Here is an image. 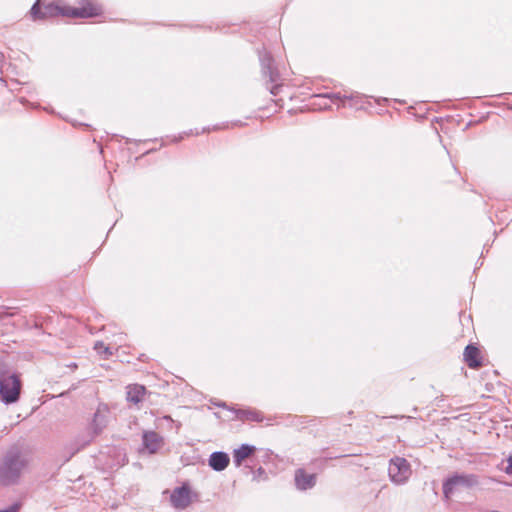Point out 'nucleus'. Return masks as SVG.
I'll use <instances>...</instances> for the list:
<instances>
[{
  "instance_id": "21",
  "label": "nucleus",
  "mask_w": 512,
  "mask_h": 512,
  "mask_svg": "<svg viewBox=\"0 0 512 512\" xmlns=\"http://www.w3.org/2000/svg\"><path fill=\"white\" fill-rule=\"evenodd\" d=\"M321 107L323 108H327L328 107V104L327 103H324L323 105L319 104Z\"/></svg>"
},
{
  "instance_id": "11",
  "label": "nucleus",
  "mask_w": 512,
  "mask_h": 512,
  "mask_svg": "<svg viewBox=\"0 0 512 512\" xmlns=\"http://www.w3.org/2000/svg\"><path fill=\"white\" fill-rule=\"evenodd\" d=\"M295 482L299 489L306 490L312 488L316 483L314 474H307L303 469H298L295 473Z\"/></svg>"
},
{
  "instance_id": "17",
  "label": "nucleus",
  "mask_w": 512,
  "mask_h": 512,
  "mask_svg": "<svg viewBox=\"0 0 512 512\" xmlns=\"http://www.w3.org/2000/svg\"><path fill=\"white\" fill-rule=\"evenodd\" d=\"M94 349L99 354L104 353V354H107V355H112L110 347L105 346L103 342H96L95 345H94Z\"/></svg>"
},
{
  "instance_id": "16",
  "label": "nucleus",
  "mask_w": 512,
  "mask_h": 512,
  "mask_svg": "<svg viewBox=\"0 0 512 512\" xmlns=\"http://www.w3.org/2000/svg\"><path fill=\"white\" fill-rule=\"evenodd\" d=\"M237 418L242 421L248 420L256 422H260L263 419L260 412L253 409L238 410Z\"/></svg>"
},
{
  "instance_id": "13",
  "label": "nucleus",
  "mask_w": 512,
  "mask_h": 512,
  "mask_svg": "<svg viewBox=\"0 0 512 512\" xmlns=\"http://www.w3.org/2000/svg\"><path fill=\"white\" fill-rule=\"evenodd\" d=\"M256 448L254 446L243 444L233 452V462L237 467H240L245 459L250 457Z\"/></svg>"
},
{
  "instance_id": "7",
  "label": "nucleus",
  "mask_w": 512,
  "mask_h": 512,
  "mask_svg": "<svg viewBox=\"0 0 512 512\" xmlns=\"http://www.w3.org/2000/svg\"><path fill=\"white\" fill-rule=\"evenodd\" d=\"M110 417V411L107 405L100 404L94 413L92 422L90 424L89 439L85 442L88 444L91 442L96 436L100 435L103 430L106 428Z\"/></svg>"
},
{
  "instance_id": "6",
  "label": "nucleus",
  "mask_w": 512,
  "mask_h": 512,
  "mask_svg": "<svg viewBox=\"0 0 512 512\" xmlns=\"http://www.w3.org/2000/svg\"><path fill=\"white\" fill-rule=\"evenodd\" d=\"M315 98L324 100L329 99L337 107H358L363 103L364 97L358 93H332L327 95H316Z\"/></svg>"
},
{
  "instance_id": "20",
  "label": "nucleus",
  "mask_w": 512,
  "mask_h": 512,
  "mask_svg": "<svg viewBox=\"0 0 512 512\" xmlns=\"http://www.w3.org/2000/svg\"><path fill=\"white\" fill-rule=\"evenodd\" d=\"M508 465L505 468V472L509 475H512V456H509L507 459Z\"/></svg>"
},
{
  "instance_id": "3",
  "label": "nucleus",
  "mask_w": 512,
  "mask_h": 512,
  "mask_svg": "<svg viewBox=\"0 0 512 512\" xmlns=\"http://www.w3.org/2000/svg\"><path fill=\"white\" fill-rule=\"evenodd\" d=\"M21 381L16 374H9L1 366L0 398L6 404L18 401L21 392Z\"/></svg>"
},
{
  "instance_id": "4",
  "label": "nucleus",
  "mask_w": 512,
  "mask_h": 512,
  "mask_svg": "<svg viewBox=\"0 0 512 512\" xmlns=\"http://www.w3.org/2000/svg\"><path fill=\"white\" fill-rule=\"evenodd\" d=\"M478 477L475 474H455L449 477L443 484V493L448 499L457 487H473L478 485Z\"/></svg>"
},
{
  "instance_id": "8",
  "label": "nucleus",
  "mask_w": 512,
  "mask_h": 512,
  "mask_svg": "<svg viewBox=\"0 0 512 512\" xmlns=\"http://www.w3.org/2000/svg\"><path fill=\"white\" fill-rule=\"evenodd\" d=\"M33 20L57 17L55 0H37L30 10Z\"/></svg>"
},
{
  "instance_id": "14",
  "label": "nucleus",
  "mask_w": 512,
  "mask_h": 512,
  "mask_svg": "<svg viewBox=\"0 0 512 512\" xmlns=\"http://www.w3.org/2000/svg\"><path fill=\"white\" fill-rule=\"evenodd\" d=\"M146 389L142 385H130L127 387V400L134 404H137L142 401Z\"/></svg>"
},
{
  "instance_id": "1",
  "label": "nucleus",
  "mask_w": 512,
  "mask_h": 512,
  "mask_svg": "<svg viewBox=\"0 0 512 512\" xmlns=\"http://www.w3.org/2000/svg\"><path fill=\"white\" fill-rule=\"evenodd\" d=\"M27 457L17 450L7 452L0 464V484L9 486L16 484L27 469Z\"/></svg>"
},
{
  "instance_id": "18",
  "label": "nucleus",
  "mask_w": 512,
  "mask_h": 512,
  "mask_svg": "<svg viewBox=\"0 0 512 512\" xmlns=\"http://www.w3.org/2000/svg\"><path fill=\"white\" fill-rule=\"evenodd\" d=\"M21 508V503L16 502L9 506L7 509L0 510V512H19Z\"/></svg>"
},
{
  "instance_id": "12",
  "label": "nucleus",
  "mask_w": 512,
  "mask_h": 512,
  "mask_svg": "<svg viewBox=\"0 0 512 512\" xmlns=\"http://www.w3.org/2000/svg\"><path fill=\"white\" fill-rule=\"evenodd\" d=\"M229 462V456L224 452H214L209 458V465L215 471H223Z\"/></svg>"
},
{
  "instance_id": "9",
  "label": "nucleus",
  "mask_w": 512,
  "mask_h": 512,
  "mask_svg": "<svg viewBox=\"0 0 512 512\" xmlns=\"http://www.w3.org/2000/svg\"><path fill=\"white\" fill-rule=\"evenodd\" d=\"M171 502L177 509H185L191 503L190 490L186 486L176 488L171 494Z\"/></svg>"
},
{
  "instance_id": "5",
  "label": "nucleus",
  "mask_w": 512,
  "mask_h": 512,
  "mask_svg": "<svg viewBox=\"0 0 512 512\" xmlns=\"http://www.w3.org/2000/svg\"><path fill=\"white\" fill-rule=\"evenodd\" d=\"M388 473L392 482L403 484L411 475L410 464L404 458L395 457L390 460Z\"/></svg>"
},
{
  "instance_id": "2",
  "label": "nucleus",
  "mask_w": 512,
  "mask_h": 512,
  "mask_svg": "<svg viewBox=\"0 0 512 512\" xmlns=\"http://www.w3.org/2000/svg\"><path fill=\"white\" fill-rule=\"evenodd\" d=\"M57 17L91 18L101 14L100 6L89 0H55Z\"/></svg>"
},
{
  "instance_id": "10",
  "label": "nucleus",
  "mask_w": 512,
  "mask_h": 512,
  "mask_svg": "<svg viewBox=\"0 0 512 512\" xmlns=\"http://www.w3.org/2000/svg\"><path fill=\"white\" fill-rule=\"evenodd\" d=\"M164 444L163 438L154 431L144 432L143 445L150 454L156 453Z\"/></svg>"
},
{
  "instance_id": "15",
  "label": "nucleus",
  "mask_w": 512,
  "mask_h": 512,
  "mask_svg": "<svg viewBox=\"0 0 512 512\" xmlns=\"http://www.w3.org/2000/svg\"><path fill=\"white\" fill-rule=\"evenodd\" d=\"M478 355H479V350L476 347H474L472 345H468L465 348L464 357H465V361L467 362V364L470 368H476V367L480 366V362L477 359Z\"/></svg>"
},
{
  "instance_id": "19",
  "label": "nucleus",
  "mask_w": 512,
  "mask_h": 512,
  "mask_svg": "<svg viewBox=\"0 0 512 512\" xmlns=\"http://www.w3.org/2000/svg\"><path fill=\"white\" fill-rule=\"evenodd\" d=\"M184 136H188V134L187 133H182V134H179L178 137H176V136H173V137L167 136L166 138L170 142H178L179 140L183 139Z\"/></svg>"
}]
</instances>
